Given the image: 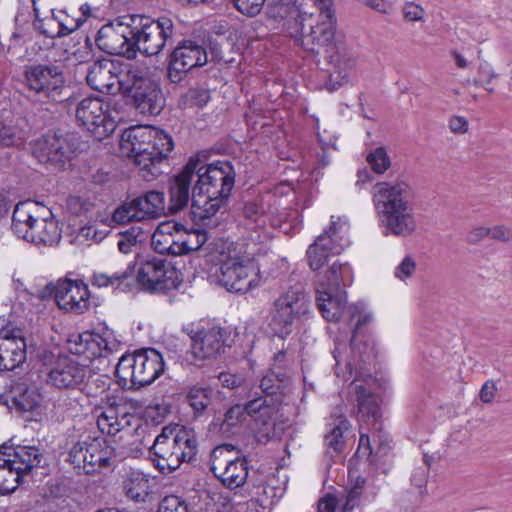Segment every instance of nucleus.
<instances>
[{
  "mask_svg": "<svg viewBox=\"0 0 512 512\" xmlns=\"http://www.w3.org/2000/svg\"><path fill=\"white\" fill-rule=\"evenodd\" d=\"M304 22L296 23L293 30L289 26V35L306 51L319 53L324 50L333 74H337L336 83L341 86L348 82L350 72L356 66V57L345 40L336 38L337 21L321 19L308 26Z\"/></svg>",
  "mask_w": 512,
  "mask_h": 512,
  "instance_id": "f257e3e1",
  "label": "nucleus"
},
{
  "mask_svg": "<svg viewBox=\"0 0 512 512\" xmlns=\"http://www.w3.org/2000/svg\"><path fill=\"white\" fill-rule=\"evenodd\" d=\"M372 200L386 236L407 237L416 231L414 193L407 181L376 183L373 187Z\"/></svg>",
  "mask_w": 512,
  "mask_h": 512,
  "instance_id": "f03ea898",
  "label": "nucleus"
},
{
  "mask_svg": "<svg viewBox=\"0 0 512 512\" xmlns=\"http://www.w3.org/2000/svg\"><path fill=\"white\" fill-rule=\"evenodd\" d=\"M189 161H197L198 166L191 194L192 212L202 220L211 218L225 204L234 187L233 166L225 161L207 164L198 157Z\"/></svg>",
  "mask_w": 512,
  "mask_h": 512,
  "instance_id": "7ed1b4c3",
  "label": "nucleus"
},
{
  "mask_svg": "<svg viewBox=\"0 0 512 512\" xmlns=\"http://www.w3.org/2000/svg\"><path fill=\"white\" fill-rule=\"evenodd\" d=\"M256 243H237L228 248L216 271L217 282L230 292L246 293L261 285Z\"/></svg>",
  "mask_w": 512,
  "mask_h": 512,
  "instance_id": "20e7f679",
  "label": "nucleus"
},
{
  "mask_svg": "<svg viewBox=\"0 0 512 512\" xmlns=\"http://www.w3.org/2000/svg\"><path fill=\"white\" fill-rule=\"evenodd\" d=\"M165 372L163 356L154 348L123 355L116 366L118 384L124 389H139L155 382Z\"/></svg>",
  "mask_w": 512,
  "mask_h": 512,
  "instance_id": "39448f33",
  "label": "nucleus"
},
{
  "mask_svg": "<svg viewBox=\"0 0 512 512\" xmlns=\"http://www.w3.org/2000/svg\"><path fill=\"white\" fill-rule=\"evenodd\" d=\"M309 312V300L301 286H290L274 300L269 326L275 335L285 338L293 325Z\"/></svg>",
  "mask_w": 512,
  "mask_h": 512,
  "instance_id": "423d86ee",
  "label": "nucleus"
},
{
  "mask_svg": "<svg viewBox=\"0 0 512 512\" xmlns=\"http://www.w3.org/2000/svg\"><path fill=\"white\" fill-rule=\"evenodd\" d=\"M134 56L137 51L147 56L158 55L172 42L174 24L168 17L157 20L144 15H131Z\"/></svg>",
  "mask_w": 512,
  "mask_h": 512,
  "instance_id": "0eeeda50",
  "label": "nucleus"
},
{
  "mask_svg": "<svg viewBox=\"0 0 512 512\" xmlns=\"http://www.w3.org/2000/svg\"><path fill=\"white\" fill-rule=\"evenodd\" d=\"M349 394L353 406V412L359 422V444L356 456L360 459L369 458L372 454L371 439L368 432L371 424L381 421V409L377 396L364 384L352 382L349 387Z\"/></svg>",
  "mask_w": 512,
  "mask_h": 512,
  "instance_id": "6e6552de",
  "label": "nucleus"
},
{
  "mask_svg": "<svg viewBox=\"0 0 512 512\" xmlns=\"http://www.w3.org/2000/svg\"><path fill=\"white\" fill-rule=\"evenodd\" d=\"M240 452L235 445L224 443L216 446L210 454L211 472L230 490L242 487L248 478V461L240 456Z\"/></svg>",
  "mask_w": 512,
  "mask_h": 512,
  "instance_id": "1a4fd4ad",
  "label": "nucleus"
},
{
  "mask_svg": "<svg viewBox=\"0 0 512 512\" xmlns=\"http://www.w3.org/2000/svg\"><path fill=\"white\" fill-rule=\"evenodd\" d=\"M68 447L67 461L78 473L92 474L98 468L108 467L114 456V448L103 438L86 436L79 440H71Z\"/></svg>",
  "mask_w": 512,
  "mask_h": 512,
  "instance_id": "9d476101",
  "label": "nucleus"
},
{
  "mask_svg": "<svg viewBox=\"0 0 512 512\" xmlns=\"http://www.w3.org/2000/svg\"><path fill=\"white\" fill-rule=\"evenodd\" d=\"M123 85L121 93L131 99L139 113L157 115L162 111L165 99L158 84L144 76L139 69H127V78Z\"/></svg>",
  "mask_w": 512,
  "mask_h": 512,
  "instance_id": "9b49d317",
  "label": "nucleus"
},
{
  "mask_svg": "<svg viewBox=\"0 0 512 512\" xmlns=\"http://www.w3.org/2000/svg\"><path fill=\"white\" fill-rule=\"evenodd\" d=\"M24 84L37 100L56 101L65 87V77L62 68L58 65L30 64L24 69Z\"/></svg>",
  "mask_w": 512,
  "mask_h": 512,
  "instance_id": "f8f14e48",
  "label": "nucleus"
},
{
  "mask_svg": "<svg viewBox=\"0 0 512 512\" xmlns=\"http://www.w3.org/2000/svg\"><path fill=\"white\" fill-rule=\"evenodd\" d=\"M148 134L147 126H134L125 130L121 136V148L127 156L134 159V163L139 167L141 175L150 181L162 173L159 168L160 161H154L156 157L155 146L152 141L143 139L141 135Z\"/></svg>",
  "mask_w": 512,
  "mask_h": 512,
  "instance_id": "ddd939ff",
  "label": "nucleus"
},
{
  "mask_svg": "<svg viewBox=\"0 0 512 512\" xmlns=\"http://www.w3.org/2000/svg\"><path fill=\"white\" fill-rule=\"evenodd\" d=\"M136 279L147 292L165 293L180 284L176 270L166 260L155 256H147L140 260Z\"/></svg>",
  "mask_w": 512,
  "mask_h": 512,
  "instance_id": "4468645a",
  "label": "nucleus"
},
{
  "mask_svg": "<svg viewBox=\"0 0 512 512\" xmlns=\"http://www.w3.org/2000/svg\"><path fill=\"white\" fill-rule=\"evenodd\" d=\"M133 31L131 15L125 16L121 21L103 25L96 34L95 42L107 54L133 58Z\"/></svg>",
  "mask_w": 512,
  "mask_h": 512,
  "instance_id": "2eb2a0df",
  "label": "nucleus"
},
{
  "mask_svg": "<svg viewBox=\"0 0 512 512\" xmlns=\"http://www.w3.org/2000/svg\"><path fill=\"white\" fill-rule=\"evenodd\" d=\"M76 119L97 140L108 137L116 129V121L108 114V104L98 97L82 99L76 108Z\"/></svg>",
  "mask_w": 512,
  "mask_h": 512,
  "instance_id": "dca6fc26",
  "label": "nucleus"
},
{
  "mask_svg": "<svg viewBox=\"0 0 512 512\" xmlns=\"http://www.w3.org/2000/svg\"><path fill=\"white\" fill-rule=\"evenodd\" d=\"M208 61L206 47L199 41L184 39L173 49L169 57L168 75L177 83L193 68L202 67Z\"/></svg>",
  "mask_w": 512,
  "mask_h": 512,
  "instance_id": "f3484780",
  "label": "nucleus"
},
{
  "mask_svg": "<svg viewBox=\"0 0 512 512\" xmlns=\"http://www.w3.org/2000/svg\"><path fill=\"white\" fill-rule=\"evenodd\" d=\"M125 78H127V70L123 71L119 63L102 59L95 61L89 67L86 81L92 89L114 95L122 92Z\"/></svg>",
  "mask_w": 512,
  "mask_h": 512,
  "instance_id": "a211bd4d",
  "label": "nucleus"
},
{
  "mask_svg": "<svg viewBox=\"0 0 512 512\" xmlns=\"http://www.w3.org/2000/svg\"><path fill=\"white\" fill-rule=\"evenodd\" d=\"M72 145L57 134H47L35 140L32 153L39 163L52 169H62L71 160Z\"/></svg>",
  "mask_w": 512,
  "mask_h": 512,
  "instance_id": "6ab92c4d",
  "label": "nucleus"
},
{
  "mask_svg": "<svg viewBox=\"0 0 512 512\" xmlns=\"http://www.w3.org/2000/svg\"><path fill=\"white\" fill-rule=\"evenodd\" d=\"M55 300L61 310L75 315H82L91 308L90 291L82 280H59Z\"/></svg>",
  "mask_w": 512,
  "mask_h": 512,
  "instance_id": "aec40b11",
  "label": "nucleus"
},
{
  "mask_svg": "<svg viewBox=\"0 0 512 512\" xmlns=\"http://www.w3.org/2000/svg\"><path fill=\"white\" fill-rule=\"evenodd\" d=\"M2 454L7 458L0 463V469H8L16 472V481L20 477L31 472L34 468L43 467L45 456L41 449L32 445H17L15 447H3Z\"/></svg>",
  "mask_w": 512,
  "mask_h": 512,
  "instance_id": "412c9836",
  "label": "nucleus"
},
{
  "mask_svg": "<svg viewBox=\"0 0 512 512\" xmlns=\"http://www.w3.org/2000/svg\"><path fill=\"white\" fill-rule=\"evenodd\" d=\"M26 341L20 328L9 325L0 330V371H12L26 360Z\"/></svg>",
  "mask_w": 512,
  "mask_h": 512,
  "instance_id": "4be33fe9",
  "label": "nucleus"
},
{
  "mask_svg": "<svg viewBox=\"0 0 512 512\" xmlns=\"http://www.w3.org/2000/svg\"><path fill=\"white\" fill-rule=\"evenodd\" d=\"M87 375L85 365L69 356H58L48 371V382L59 389H75L84 383Z\"/></svg>",
  "mask_w": 512,
  "mask_h": 512,
  "instance_id": "5701e85b",
  "label": "nucleus"
},
{
  "mask_svg": "<svg viewBox=\"0 0 512 512\" xmlns=\"http://www.w3.org/2000/svg\"><path fill=\"white\" fill-rule=\"evenodd\" d=\"M228 332L220 326L202 328L191 337L194 358L205 360L217 357L224 349Z\"/></svg>",
  "mask_w": 512,
  "mask_h": 512,
  "instance_id": "b1692460",
  "label": "nucleus"
},
{
  "mask_svg": "<svg viewBox=\"0 0 512 512\" xmlns=\"http://www.w3.org/2000/svg\"><path fill=\"white\" fill-rule=\"evenodd\" d=\"M316 302L322 316L330 322L338 321L345 313L350 320L358 313L356 305L347 306V295L345 290L332 291L329 289L316 288Z\"/></svg>",
  "mask_w": 512,
  "mask_h": 512,
  "instance_id": "393cba45",
  "label": "nucleus"
},
{
  "mask_svg": "<svg viewBox=\"0 0 512 512\" xmlns=\"http://www.w3.org/2000/svg\"><path fill=\"white\" fill-rule=\"evenodd\" d=\"M150 452L154 455L156 467L162 473H171L180 467L172 425L162 428L150 447Z\"/></svg>",
  "mask_w": 512,
  "mask_h": 512,
  "instance_id": "a878e982",
  "label": "nucleus"
},
{
  "mask_svg": "<svg viewBox=\"0 0 512 512\" xmlns=\"http://www.w3.org/2000/svg\"><path fill=\"white\" fill-rule=\"evenodd\" d=\"M245 413L254 417L262 424H269L275 416V407L267 403V399L257 397L246 403L245 406L234 405L229 408L224 416L223 426L231 428L237 426L243 419Z\"/></svg>",
  "mask_w": 512,
  "mask_h": 512,
  "instance_id": "bb28decb",
  "label": "nucleus"
},
{
  "mask_svg": "<svg viewBox=\"0 0 512 512\" xmlns=\"http://www.w3.org/2000/svg\"><path fill=\"white\" fill-rule=\"evenodd\" d=\"M67 346L70 353L88 361L107 357L111 352L103 337L89 331L71 334L67 340Z\"/></svg>",
  "mask_w": 512,
  "mask_h": 512,
  "instance_id": "cd10ccee",
  "label": "nucleus"
},
{
  "mask_svg": "<svg viewBox=\"0 0 512 512\" xmlns=\"http://www.w3.org/2000/svg\"><path fill=\"white\" fill-rule=\"evenodd\" d=\"M61 228L51 211L45 210L37 215L24 240L36 245L53 246L61 239Z\"/></svg>",
  "mask_w": 512,
  "mask_h": 512,
  "instance_id": "c85d7f7f",
  "label": "nucleus"
},
{
  "mask_svg": "<svg viewBox=\"0 0 512 512\" xmlns=\"http://www.w3.org/2000/svg\"><path fill=\"white\" fill-rule=\"evenodd\" d=\"M197 161H187L180 173L173 177L170 185V210L178 212L189 202L190 187L195 180L194 172L197 168Z\"/></svg>",
  "mask_w": 512,
  "mask_h": 512,
  "instance_id": "c756f323",
  "label": "nucleus"
},
{
  "mask_svg": "<svg viewBox=\"0 0 512 512\" xmlns=\"http://www.w3.org/2000/svg\"><path fill=\"white\" fill-rule=\"evenodd\" d=\"M289 385L290 378L281 367H279V371H275L274 368L271 369L262 377L260 388L266 396L272 397L271 401L267 400V403L274 405L275 412L277 411V405L286 394Z\"/></svg>",
  "mask_w": 512,
  "mask_h": 512,
  "instance_id": "7c9ffc66",
  "label": "nucleus"
},
{
  "mask_svg": "<svg viewBox=\"0 0 512 512\" xmlns=\"http://www.w3.org/2000/svg\"><path fill=\"white\" fill-rule=\"evenodd\" d=\"M270 15L276 19L286 20V30L290 26L293 30L296 23L306 21V16L312 18V13L305 10V0H279L271 9Z\"/></svg>",
  "mask_w": 512,
  "mask_h": 512,
  "instance_id": "2f4dec72",
  "label": "nucleus"
},
{
  "mask_svg": "<svg viewBox=\"0 0 512 512\" xmlns=\"http://www.w3.org/2000/svg\"><path fill=\"white\" fill-rule=\"evenodd\" d=\"M44 207L33 201H24L16 204L12 214V230L22 238L27 235L29 229Z\"/></svg>",
  "mask_w": 512,
  "mask_h": 512,
  "instance_id": "473e14b6",
  "label": "nucleus"
},
{
  "mask_svg": "<svg viewBox=\"0 0 512 512\" xmlns=\"http://www.w3.org/2000/svg\"><path fill=\"white\" fill-rule=\"evenodd\" d=\"M46 24L52 26L57 24V30L55 32L44 29L43 33L51 38L62 37L76 31L83 24V14L78 15L74 9H62L52 11V17L47 19Z\"/></svg>",
  "mask_w": 512,
  "mask_h": 512,
  "instance_id": "72a5a7b5",
  "label": "nucleus"
},
{
  "mask_svg": "<svg viewBox=\"0 0 512 512\" xmlns=\"http://www.w3.org/2000/svg\"><path fill=\"white\" fill-rule=\"evenodd\" d=\"M178 226V223L164 222L156 228L151 238V245L156 252L178 256Z\"/></svg>",
  "mask_w": 512,
  "mask_h": 512,
  "instance_id": "f704fd0d",
  "label": "nucleus"
},
{
  "mask_svg": "<svg viewBox=\"0 0 512 512\" xmlns=\"http://www.w3.org/2000/svg\"><path fill=\"white\" fill-rule=\"evenodd\" d=\"M25 120L18 116L0 118V146L18 147L27 139Z\"/></svg>",
  "mask_w": 512,
  "mask_h": 512,
  "instance_id": "c9c22d12",
  "label": "nucleus"
},
{
  "mask_svg": "<svg viewBox=\"0 0 512 512\" xmlns=\"http://www.w3.org/2000/svg\"><path fill=\"white\" fill-rule=\"evenodd\" d=\"M353 281L352 268L348 263L333 262L328 270L320 277L317 288L332 291L343 290L341 286L350 285Z\"/></svg>",
  "mask_w": 512,
  "mask_h": 512,
  "instance_id": "e433bc0d",
  "label": "nucleus"
},
{
  "mask_svg": "<svg viewBox=\"0 0 512 512\" xmlns=\"http://www.w3.org/2000/svg\"><path fill=\"white\" fill-rule=\"evenodd\" d=\"M131 202L141 221L157 218L165 212L164 193L161 191H148Z\"/></svg>",
  "mask_w": 512,
  "mask_h": 512,
  "instance_id": "4c0bfd02",
  "label": "nucleus"
},
{
  "mask_svg": "<svg viewBox=\"0 0 512 512\" xmlns=\"http://www.w3.org/2000/svg\"><path fill=\"white\" fill-rule=\"evenodd\" d=\"M133 268L128 264L126 268L111 273L94 272L91 284L98 288L112 287L120 291H128L133 282Z\"/></svg>",
  "mask_w": 512,
  "mask_h": 512,
  "instance_id": "58836bf2",
  "label": "nucleus"
},
{
  "mask_svg": "<svg viewBox=\"0 0 512 512\" xmlns=\"http://www.w3.org/2000/svg\"><path fill=\"white\" fill-rule=\"evenodd\" d=\"M180 464L195 460L198 452V440L195 431L182 425L172 426Z\"/></svg>",
  "mask_w": 512,
  "mask_h": 512,
  "instance_id": "ea45409f",
  "label": "nucleus"
},
{
  "mask_svg": "<svg viewBox=\"0 0 512 512\" xmlns=\"http://www.w3.org/2000/svg\"><path fill=\"white\" fill-rule=\"evenodd\" d=\"M276 202L277 199L274 195H268L267 199L261 197L247 201L242 209L243 216L251 223L262 225L265 223L266 216L274 215L277 212Z\"/></svg>",
  "mask_w": 512,
  "mask_h": 512,
  "instance_id": "a19ab883",
  "label": "nucleus"
},
{
  "mask_svg": "<svg viewBox=\"0 0 512 512\" xmlns=\"http://www.w3.org/2000/svg\"><path fill=\"white\" fill-rule=\"evenodd\" d=\"M123 487L126 496L135 502H145L151 492L150 481L141 471H129L124 480Z\"/></svg>",
  "mask_w": 512,
  "mask_h": 512,
  "instance_id": "79ce46f5",
  "label": "nucleus"
},
{
  "mask_svg": "<svg viewBox=\"0 0 512 512\" xmlns=\"http://www.w3.org/2000/svg\"><path fill=\"white\" fill-rule=\"evenodd\" d=\"M40 393L27 386L26 383H16L11 389V402L20 412H32L41 403Z\"/></svg>",
  "mask_w": 512,
  "mask_h": 512,
  "instance_id": "37998d69",
  "label": "nucleus"
},
{
  "mask_svg": "<svg viewBox=\"0 0 512 512\" xmlns=\"http://www.w3.org/2000/svg\"><path fill=\"white\" fill-rule=\"evenodd\" d=\"M208 240L205 230L195 229L187 231L182 225L178 226V255L189 254L199 250Z\"/></svg>",
  "mask_w": 512,
  "mask_h": 512,
  "instance_id": "c03bdc74",
  "label": "nucleus"
},
{
  "mask_svg": "<svg viewBox=\"0 0 512 512\" xmlns=\"http://www.w3.org/2000/svg\"><path fill=\"white\" fill-rule=\"evenodd\" d=\"M147 132L148 134H143L141 137L153 142L155 146L154 155H156L154 161H160V163H162L169 157L174 148L172 137L162 129L153 126H147Z\"/></svg>",
  "mask_w": 512,
  "mask_h": 512,
  "instance_id": "a18cd8bd",
  "label": "nucleus"
},
{
  "mask_svg": "<svg viewBox=\"0 0 512 512\" xmlns=\"http://www.w3.org/2000/svg\"><path fill=\"white\" fill-rule=\"evenodd\" d=\"M343 242H336L335 238L330 234V230H324L322 234H320L314 242L310 245V254L312 258V265H319V258L317 257V252L319 249H324L332 253V255H339L343 251Z\"/></svg>",
  "mask_w": 512,
  "mask_h": 512,
  "instance_id": "49530a36",
  "label": "nucleus"
},
{
  "mask_svg": "<svg viewBox=\"0 0 512 512\" xmlns=\"http://www.w3.org/2000/svg\"><path fill=\"white\" fill-rule=\"evenodd\" d=\"M212 393L213 390L210 387L200 385H194L189 389L187 400L196 416L202 414L211 404Z\"/></svg>",
  "mask_w": 512,
  "mask_h": 512,
  "instance_id": "de8ad7c7",
  "label": "nucleus"
},
{
  "mask_svg": "<svg viewBox=\"0 0 512 512\" xmlns=\"http://www.w3.org/2000/svg\"><path fill=\"white\" fill-rule=\"evenodd\" d=\"M364 431L367 432V430ZM368 433L371 439L372 454L369 458L366 459L369 460L373 454H375V456H382L387 454V452L391 449V446L388 435L382 429V421H379L377 425L375 423L371 424L369 426Z\"/></svg>",
  "mask_w": 512,
  "mask_h": 512,
  "instance_id": "09e8293b",
  "label": "nucleus"
},
{
  "mask_svg": "<svg viewBox=\"0 0 512 512\" xmlns=\"http://www.w3.org/2000/svg\"><path fill=\"white\" fill-rule=\"evenodd\" d=\"M122 408L119 405H110L98 415L97 426L103 433L115 435L116 421Z\"/></svg>",
  "mask_w": 512,
  "mask_h": 512,
  "instance_id": "8fccbe9b",
  "label": "nucleus"
},
{
  "mask_svg": "<svg viewBox=\"0 0 512 512\" xmlns=\"http://www.w3.org/2000/svg\"><path fill=\"white\" fill-rule=\"evenodd\" d=\"M349 228L350 226L346 216H331L330 225L326 230H330V234L335 238L336 242L344 243V250L350 244L348 237Z\"/></svg>",
  "mask_w": 512,
  "mask_h": 512,
  "instance_id": "3c124183",
  "label": "nucleus"
},
{
  "mask_svg": "<svg viewBox=\"0 0 512 512\" xmlns=\"http://www.w3.org/2000/svg\"><path fill=\"white\" fill-rule=\"evenodd\" d=\"M366 161L377 174H383L391 166L390 157L384 147H377L366 156Z\"/></svg>",
  "mask_w": 512,
  "mask_h": 512,
  "instance_id": "603ef678",
  "label": "nucleus"
},
{
  "mask_svg": "<svg viewBox=\"0 0 512 512\" xmlns=\"http://www.w3.org/2000/svg\"><path fill=\"white\" fill-rule=\"evenodd\" d=\"M365 480L358 478L353 486L345 491L341 512H351L358 506L364 490Z\"/></svg>",
  "mask_w": 512,
  "mask_h": 512,
  "instance_id": "864d4df0",
  "label": "nucleus"
},
{
  "mask_svg": "<svg viewBox=\"0 0 512 512\" xmlns=\"http://www.w3.org/2000/svg\"><path fill=\"white\" fill-rule=\"evenodd\" d=\"M112 219L117 224H127L133 221H141L139 215H137L136 208L134 207L133 203L127 202L118 207L113 215Z\"/></svg>",
  "mask_w": 512,
  "mask_h": 512,
  "instance_id": "5fc2aeb1",
  "label": "nucleus"
},
{
  "mask_svg": "<svg viewBox=\"0 0 512 512\" xmlns=\"http://www.w3.org/2000/svg\"><path fill=\"white\" fill-rule=\"evenodd\" d=\"M348 428V421L346 419L340 420L339 424L334 426L331 431L325 436V443L328 447L333 448L335 451L340 450L344 443L343 432Z\"/></svg>",
  "mask_w": 512,
  "mask_h": 512,
  "instance_id": "6e6d98bb",
  "label": "nucleus"
},
{
  "mask_svg": "<svg viewBox=\"0 0 512 512\" xmlns=\"http://www.w3.org/2000/svg\"><path fill=\"white\" fill-rule=\"evenodd\" d=\"M210 100L209 90L201 87H194L187 91L184 97L185 104L191 107H203Z\"/></svg>",
  "mask_w": 512,
  "mask_h": 512,
  "instance_id": "4d7b16f0",
  "label": "nucleus"
},
{
  "mask_svg": "<svg viewBox=\"0 0 512 512\" xmlns=\"http://www.w3.org/2000/svg\"><path fill=\"white\" fill-rule=\"evenodd\" d=\"M266 0H232L235 8L243 15L254 17L258 15Z\"/></svg>",
  "mask_w": 512,
  "mask_h": 512,
  "instance_id": "13d9d810",
  "label": "nucleus"
},
{
  "mask_svg": "<svg viewBox=\"0 0 512 512\" xmlns=\"http://www.w3.org/2000/svg\"><path fill=\"white\" fill-rule=\"evenodd\" d=\"M157 512H188V508L179 496L167 495L161 500Z\"/></svg>",
  "mask_w": 512,
  "mask_h": 512,
  "instance_id": "bf43d9fd",
  "label": "nucleus"
},
{
  "mask_svg": "<svg viewBox=\"0 0 512 512\" xmlns=\"http://www.w3.org/2000/svg\"><path fill=\"white\" fill-rule=\"evenodd\" d=\"M138 422V419L134 413L127 412L123 407L119 414L118 420L116 421L115 435L119 432L131 434L134 430L133 425Z\"/></svg>",
  "mask_w": 512,
  "mask_h": 512,
  "instance_id": "052dcab7",
  "label": "nucleus"
},
{
  "mask_svg": "<svg viewBox=\"0 0 512 512\" xmlns=\"http://www.w3.org/2000/svg\"><path fill=\"white\" fill-rule=\"evenodd\" d=\"M416 270V262L410 256H406L402 262L395 268L394 275L400 280L411 277Z\"/></svg>",
  "mask_w": 512,
  "mask_h": 512,
  "instance_id": "680f3d73",
  "label": "nucleus"
},
{
  "mask_svg": "<svg viewBox=\"0 0 512 512\" xmlns=\"http://www.w3.org/2000/svg\"><path fill=\"white\" fill-rule=\"evenodd\" d=\"M313 2L319 10V17L321 19L337 21L334 0H313Z\"/></svg>",
  "mask_w": 512,
  "mask_h": 512,
  "instance_id": "e2e57ef3",
  "label": "nucleus"
},
{
  "mask_svg": "<svg viewBox=\"0 0 512 512\" xmlns=\"http://www.w3.org/2000/svg\"><path fill=\"white\" fill-rule=\"evenodd\" d=\"M403 14L407 21H420L423 19L425 11L420 5L409 2L404 5Z\"/></svg>",
  "mask_w": 512,
  "mask_h": 512,
  "instance_id": "0e129e2a",
  "label": "nucleus"
},
{
  "mask_svg": "<svg viewBox=\"0 0 512 512\" xmlns=\"http://www.w3.org/2000/svg\"><path fill=\"white\" fill-rule=\"evenodd\" d=\"M497 386L494 381L488 380L486 381L479 392L480 400L483 403H491L496 395Z\"/></svg>",
  "mask_w": 512,
  "mask_h": 512,
  "instance_id": "69168bd1",
  "label": "nucleus"
},
{
  "mask_svg": "<svg viewBox=\"0 0 512 512\" xmlns=\"http://www.w3.org/2000/svg\"><path fill=\"white\" fill-rule=\"evenodd\" d=\"M490 236L494 240L508 242L512 240V229L504 225H496L490 228Z\"/></svg>",
  "mask_w": 512,
  "mask_h": 512,
  "instance_id": "338daca9",
  "label": "nucleus"
},
{
  "mask_svg": "<svg viewBox=\"0 0 512 512\" xmlns=\"http://www.w3.org/2000/svg\"><path fill=\"white\" fill-rule=\"evenodd\" d=\"M339 501L336 496L327 494L318 502L319 512H335Z\"/></svg>",
  "mask_w": 512,
  "mask_h": 512,
  "instance_id": "774afa93",
  "label": "nucleus"
}]
</instances>
